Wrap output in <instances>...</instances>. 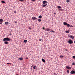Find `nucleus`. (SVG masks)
Segmentation results:
<instances>
[{
  "instance_id": "obj_16",
  "label": "nucleus",
  "mask_w": 75,
  "mask_h": 75,
  "mask_svg": "<svg viewBox=\"0 0 75 75\" xmlns=\"http://www.w3.org/2000/svg\"><path fill=\"white\" fill-rule=\"evenodd\" d=\"M33 68L35 69H37V67H36V66H34L33 67Z\"/></svg>"
},
{
  "instance_id": "obj_33",
  "label": "nucleus",
  "mask_w": 75,
  "mask_h": 75,
  "mask_svg": "<svg viewBox=\"0 0 75 75\" xmlns=\"http://www.w3.org/2000/svg\"><path fill=\"white\" fill-rule=\"evenodd\" d=\"M42 29L44 30H45V28H44V27L42 28Z\"/></svg>"
},
{
  "instance_id": "obj_18",
  "label": "nucleus",
  "mask_w": 75,
  "mask_h": 75,
  "mask_svg": "<svg viewBox=\"0 0 75 75\" xmlns=\"http://www.w3.org/2000/svg\"><path fill=\"white\" fill-rule=\"evenodd\" d=\"M8 42H7V41H6L4 42V44H8Z\"/></svg>"
},
{
  "instance_id": "obj_4",
  "label": "nucleus",
  "mask_w": 75,
  "mask_h": 75,
  "mask_svg": "<svg viewBox=\"0 0 75 75\" xmlns=\"http://www.w3.org/2000/svg\"><path fill=\"white\" fill-rule=\"evenodd\" d=\"M51 29L47 28L45 30V31H51Z\"/></svg>"
},
{
  "instance_id": "obj_38",
  "label": "nucleus",
  "mask_w": 75,
  "mask_h": 75,
  "mask_svg": "<svg viewBox=\"0 0 75 75\" xmlns=\"http://www.w3.org/2000/svg\"><path fill=\"white\" fill-rule=\"evenodd\" d=\"M19 1H24V0H19Z\"/></svg>"
},
{
  "instance_id": "obj_5",
  "label": "nucleus",
  "mask_w": 75,
  "mask_h": 75,
  "mask_svg": "<svg viewBox=\"0 0 75 75\" xmlns=\"http://www.w3.org/2000/svg\"><path fill=\"white\" fill-rule=\"evenodd\" d=\"M4 21L2 19H0V24H2L3 22Z\"/></svg>"
},
{
  "instance_id": "obj_6",
  "label": "nucleus",
  "mask_w": 75,
  "mask_h": 75,
  "mask_svg": "<svg viewBox=\"0 0 75 75\" xmlns=\"http://www.w3.org/2000/svg\"><path fill=\"white\" fill-rule=\"evenodd\" d=\"M43 4H45L46 3H47V1H43Z\"/></svg>"
},
{
  "instance_id": "obj_9",
  "label": "nucleus",
  "mask_w": 75,
  "mask_h": 75,
  "mask_svg": "<svg viewBox=\"0 0 75 75\" xmlns=\"http://www.w3.org/2000/svg\"><path fill=\"white\" fill-rule=\"evenodd\" d=\"M67 24H68V23L66 22H64L63 23V24L64 25H67Z\"/></svg>"
},
{
  "instance_id": "obj_13",
  "label": "nucleus",
  "mask_w": 75,
  "mask_h": 75,
  "mask_svg": "<svg viewBox=\"0 0 75 75\" xmlns=\"http://www.w3.org/2000/svg\"><path fill=\"white\" fill-rule=\"evenodd\" d=\"M5 24L6 25H7L8 24V22H6L5 23Z\"/></svg>"
},
{
  "instance_id": "obj_11",
  "label": "nucleus",
  "mask_w": 75,
  "mask_h": 75,
  "mask_svg": "<svg viewBox=\"0 0 75 75\" xmlns=\"http://www.w3.org/2000/svg\"><path fill=\"white\" fill-rule=\"evenodd\" d=\"M70 37L71 38H72V39H74V37L72 35H70Z\"/></svg>"
},
{
  "instance_id": "obj_39",
  "label": "nucleus",
  "mask_w": 75,
  "mask_h": 75,
  "mask_svg": "<svg viewBox=\"0 0 75 75\" xmlns=\"http://www.w3.org/2000/svg\"><path fill=\"white\" fill-rule=\"evenodd\" d=\"M26 59H28V57H26Z\"/></svg>"
},
{
  "instance_id": "obj_26",
  "label": "nucleus",
  "mask_w": 75,
  "mask_h": 75,
  "mask_svg": "<svg viewBox=\"0 0 75 75\" xmlns=\"http://www.w3.org/2000/svg\"><path fill=\"white\" fill-rule=\"evenodd\" d=\"M11 32H9V35H11Z\"/></svg>"
},
{
  "instance_id": "obj_32",
  "label": "nucleus",
  "mask_w": 75,
  "mask_h": 75,
  "mask_svg": "<svg viewBox=\"0 0 75 75\" xmlns=\"http://www.w3.org/2000/svg\"><path fill=\"white\" fill-rule=\"evenodd\" d=\"M54 75H57V74H56V73H54Z\"/></svg>"
},
{
  "instance_id": "obj_14",
  "label": "nucleus",
  "mask_w": 75,
  "mask_h": 75,
  "mask_svg": "<svg viewBox=\"0 0 75 75\" xmlns=\"http://www.w3.org/2000/svg\"><path fill=\"white\" fill-rule=\"evenodd\" d=\"M38 18H42V16L41 15L39 16L38 17Z\"/></svg>"
},
{
  "instance_id": "obj_28",
  "label": "nucleus",
  "mask_w": 75,
  "mask_h": 75,
  "mask_svg": "<svg viewBox=\"0 0 75 75\" xmlns=\"http://www.w3.org/2000/svg\"><path fill=\"white\" fill-rule=\"evenodd\" d=\"M7 64L8 65H11V63H7Z\"/></svg>"
},
{
  "instance_id": "obj_41",
  "label": "nucleus",
  "mask_w": 75,
  "mask_h": 75,
  "mask_svg": "<svg viewBox=\"0 0 75 75\" xmlns=\"http://www.w3.org/2000/svg\"><path fill=\"white\" fill-rule=\"evenodd\" d=\"M16 11H14V13H16Z\"/></svg>"
},
{
  "instance_id": "obj_34",
  "label": "nucleus",
  "mask_w": 75,
  "mask_h": 75,
  "mask_svg": "<svg viewBox=\"0 0 75 75\" xmlns=\"http://www.w3.org/2000/svg\"><path fill=\"white\" fill-rule=\"evenodd\" d=\"M14 23H17V21H15L14 22Z\"/></svg>"
},
{
  "instance_id": "obj_17",
  "label": "nucleus",
  "mask_w": 75,
  "mask_h": 75,
  "mask_svg": "<svg viewBox=\"0 0 75 75\" xmlns=\"http://www.w3.org/2000/svg\"><path fill=\"white\" fill-rule=\"evenodd\" d=\"M19 59H20V60H23V58L22 57H21L19 58Z\"/></svg>"
},
{
  "instance_id": "obj_31",
  "label": "nucleus",
  "mask_w": 75,
  "mask_h": 75,
  "mask_svg": "<svg viewBox=\"0 0 75 75\" xmlns=\"http://www.w3.org/2000/svg\"><path fill=\"white\" fill-rule=\"evenodd\" d=\"M69 0H67V3H68V2H69Z\"/></svg>"
},
{
  "instance_id": "obj_29",
  "label": "nucleus",
  "mask_w": 75,
  "mask_h": 75,
  "mask_svg": "<svg viewBox=\"0 0 75 75\" xmlns=\"http://www.w3.org/2000/svg\"><path fill=\"white\" fill-rule=\"evenodd\" d=\"M72 65H75V63L73 62V63H72Z\"/></svg>"
},
{
  "instance_id": "obj_23",
  "label": "nucleus",
  "mask_w": 75,
  "mask_h": 75,
  "mask_svg": "<svg viewBox=\"0 0 75 75\" xmlns=\"http://www.w3.org/2000/svg\"><path fill=\"white\" fill-rule=\"evenodd\" d=\"M67 27H70V25L67 23Z\"/></svg>"
},
{
  "instance_id": "obj_7",
  "label": "nucleus",
  "mask_w": 75,
  "mask_h": 75,
  "mask_svg": "<svg viewBox=\"0 0 75 75\" xmlns=\"http://www.w3.org/2000/svg\"><path fill=\"white\" fill-rule=\"evenodd\" d=\"M37 18H36L35 17H33L32 18V20H37Z\"/></svg>"
},
{
  "instance_id": "obj_19",
  "label": "nucleus",
  "mask_w": 75,
  "mask_h": 75,
  "mask_svg": "<svg viewBox=\"0 0 75 75\" xmlns=\"http://www.w3.org/2000/svg\"><path fill=\"white\" fill-rule=\"evenodd\" d=\"M24 42L25 43H26V42H27V40H25L24 41Z\"/></svg>"
},
{
  "instance_id": "obj_35",
  "label": "nucleus",
  "mask_w": 75,
  "mask_h": 75,
  "mask_svg": "<svg viewBox=\"0 0 75 75\" xmlns=\"http://www.w3.org/2000/svg\"><path fill=\"white\" fill-rule=\"evenodd\" d=\"M64 57V56H63L62 55L60 56L61 58H62V57Z\"/></svg>"
},
{
  "instance_id": "obj_30",
  "label": "nucleus",
  "mask_w": 75,
  "mask_h": 75,
  "mask_svg": "<svg viewBox=\"0 0 75 75\" xmlns=\"http://www.w3.org/2000/svg\"><path fill=\"white\" fill-rule=\"evenodd\" d=\"M42 41V39H39V41Z\"/></svg>"
},
{
  "instance_id": "obj_8",
  "label": "nucleus",
  "mask_w": 75,
  "mask_h": 75,
  "mask_svg": "<svg viewBox=\"0 0 75 75\" xmlns=\"http://www.w3.org/2000/svg\"><path fill=\"white\" fill-rule=\"evenodd\" d=\"M66 68L69 69H71V68L69 66H66Z\"/></svg>"
},
{
  "instance_id": "obj_3",
  "label": "nucleus",
  "mask_w": 75,
  "mask_h": 75,
  "mask_svg": "<svg viewBox=\"0 0 75 75\" xmlns=\"http://www.w3.org/2000/svg\"><path fill=\"white\" fill-rule=\"evenodd\" d=\"M70 74H75V71L74 70H72L70 72Z\"/></svg>"
},
{
  "instance_id": "obj_21",
  "label": "nucleus",
  "mask_w": 75,
  "mask_h": 75,
  "mask_svg": "<svg viewBox=\"0 0 75 75\" xmlns=\"http://www.w3.org/2000/svg\"><path fill=\"white\" fill-rule=\"evenodd\" d=\"M1 3H6V2H5V1H1Z\"/></svg>"
},
{
  "instance_id": "obj_12",
  "label": "nucleus",
  "mask_w": 75,
  "mask_h": 75,
  "mask_svg": "<svg viewBox=\"0 0 75 75\" xmlns=\"http://www.w3.org/2000/svg\"><path fill=\"white\" fill-rule=\"evenodd\" d=\"M42 60L43 62H45V59H42Z\"/></svg>"
},
{
  "instance_id": "obj_25",
  "label": "nucleus",
  "mask_w": 75,
  "mask_h": 75,
  "mask_svg": "<svg viewBox=\"0 0 75 75\" xmlns=\"http://www.w3.org/2000/svg\"><path fill=\"white\" fill-rule=\"evenodd\" d=\"M72 57L73 58V59H75V56H73Z\"/></svg>"
},
{
  "instance_id": "obj_40",
  "label": "nucleus",
  "mask_w": 75,
  "mask_h": 75,
  "mask_svg": "<svg viewBox=\"0 0 75 75\" xmlns=\"http://www.w3.org/2000/svg\"><path fill=\"white\" fill-rule=\"evenodd\" d=\"M65 51H68V50H67V49H65Z\"/></svg>"
},
{
  "instance_id": "obj_2",
  "label": "nucleus",
  "mask_w": 75,
  "mask_h": 75,
  "mask_svg": "<svg viewBox=\"0 0 75 75\" xmlns=\"http://www.w3.org/2000/svg\"><path fill=\"white\" fill-rule=\"evenodd\" d=\"M68 42L69 44H73V41L72 40H71V39H70L68 41Z\"/></svg>"
},
{
  "instance_id": "obj_10",
  "label": "nucleus",
  "mask_w": 75,
  "mask_h": 75,
  "mask_svg": "<svg viewBox=\"0 0 75 75\" xmlns=\"http://www.w3.org/2000/svg\"><path fill=\"white\" fill-rule=\"evenodd\" d=\"M47 6V4H46L44 5H42V7H46V6Z\"/></svg>"
},
{
  "instance_id": "obj_20",
  "label": "nucleus",
  "mask_w": 75,
  "mask_h": 75,
  "mask_svg": "<svg viewBox=\"0 0 75 75\" xmlns=\"http://www.w3.org/2000/svg\"><path fill=\"white\" fill-rule=\"evenodd\" d=\"M38 21L39 22H41V19H38Z\"/></svg>"
},
{
  "instance_id": "obj_1",
  "label": "nucleus",
  "mask_w": 75,
  "mask_h": 75,
  "mask_svg": "<svg viewBox=\"0 0 75 75\" xmlns=\"http://www.w3.org/2000/svg\"><path fill=\"white\" fill-rule=\"evenodd\" d=\"M3 40L4 41H10L11 40V39L8 38H4Z\"/></svg>"
},
{
  "instance_id": "obj_42",
  "label": "nucleus",
  "mask_w": 75,
  "mask_h": 75,
  "mask_svg": "<svg viewBox=\"0 0 75 75\" xmlns=\"http://www.w3.org/2000/svg\"><path fill=\"white\" fill-rule=\"evenodd\" d=\"M16 75H18V74H16Z\"/></svg>"
},
{
  "instance_id": "obj_15",
  "label": "nucleus",
  "mask_w": 75,
  "mask_h": 75,
  "mask_svg": "<svg viewBox=\"0 0 75 75\" xmlns=\"http://www.w3.org/2000/svg\"><path fill=\"white\" fill-rule=\"evenodd\" d=\"M66 33H69V30H66Z\"/></svg>"
},
{
  "instance_id": "obj_22",
  "label": "nucleus",
  "mask_w": 75,
  "mask_h": 75,
  "mask_svg": "<svg viewBox=\"0 0 75 75\" xmlns=\"http://www.w3.org/2000/svg\"><path fill=\"white\" fill-rule=\"evenodd\" d=\"M57 7L58 8H61V6H58Z\"/></svg>"
},
{
  "instance_id": "obj_27",
  "label": "nucleus",
  "mask_w": 75,
  "mask_h": 75,
  "mask_svg": "<svg viewBox=\"0 0 75 75\" xmlns=\"http://www.w3.org/2000/svg\"><path fill=\"white\" fill-rule=\"evenodd\" d=\"M50 32H52V33H55V31H54V30H51L50 31Z\"/></svg>"
},
{
  "instance_id": "obj_37",
  "label": "nucleus",
  "mask_w": 75,
  "mask_h": 75,
  "mask_svg": "<svg viewBox=\"0 0 75 75\" xmlns=\"http://www.w3.org/2000/svg\"><path fill=\"white\" fill-rule=\"evenodd\" d=\"M29 30H31V28H29Z\"/></svg>"
},
{
  "instance_id": "obj_36",
  "label": "nucleus",
  "mask_w": 75,
  "mask_h": 75,
  "mask_svg": "<svg viewBox=\"0 0 75 75\" xmlns=\"http://www.w3.org/2000/svg\"><path fill=\"white\" fill-rule=\"evenodd\" d=\"M32 1H35V0H32Z\"/></svg>"
},
{
  "instance_id": "obj_24",
  "label": "nucleus",
  "mask_w": 75,
  "mask_h": 75,
  "mask_svg": "<svg viewBox=\"0 0 75 75\" xmlns=\"http://www.w3.org/2000/svg\"><path fill=\"white\" fill-rule=\"evenodd\" d=\"M67 73H68V74H69V70H67Z\"/></svg>"
}]
</instances>
